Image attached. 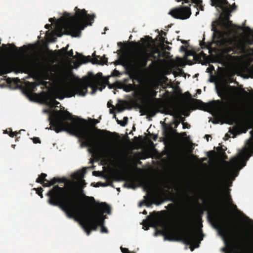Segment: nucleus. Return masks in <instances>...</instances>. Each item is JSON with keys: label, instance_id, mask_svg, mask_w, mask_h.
I'll return each instance as SVG.
<instances>
[{"label": "nucleus", "instance_id": "obj_1", "mask_svg": "<svg viewBox=\"0 0 253 253\" xmlns=\"http://www.w3.org/2000/svg\"><path fill=\"white\" fill-rule=\"evenodd\" d=\"M73 118V116L67 110L62 112L56 110L50 114L48 120L50 126L46 129L54 130L58 133L62 131H72L76 133L81 141V145L89 148V152L102 157H110L114 154L112 148L108 146L109 140L113 136H118L117 133L112 132L106 129H101L95 127L99 122H95L92 129H88L86 126V121L81 119L83 123L78 120Z\"/></svg>", "mask_w": 253, "mask_h": 253}, {"label": "nucleus", "instance_id": "obj_2", "mask_svg": "<svg viewBox=\"0 0 253 253\" xmlns=\"http://www.w3.org/2000/svg\"><path fill=\"white\" fill-rule=\"evenodd\" d=\"M81 183L82 188L79 189V193L55 185L49 190L46 196L49 197L48 203L50 205L59 207L68 217L80 221L84 229L89 235L92 230H96L98 225L102 223H98L99 218L95 216V210L93 209L94 206H90L85 202L84 204H82L84 198L81 196V190L85 186V182L83 180Z\"/></svg>", "mask_w": 253, "mask_h": 253}, {"label": "nucleus", "instance_id": "obj_3", "mask_svg": "<svg viewBox=\"0 0 253 253\" xmlns=\"http://www.w3.org/2000/svg\"><path fill=\"white\" fill-rule=\"evenodd\" d=\"M75 10L76 13L74 17H71L66 12L64 14V34L71 35L73 37H79L81 34V30H84L87 25H92L95 15L87 14L84 9L81 10L77 7H75Z\"/></svg>", "mask_w": 253, "mask_h": 253}, {"label": "nucleus", "instance_id": "obj_4", "mask_svg": "<svg viewBox=\"0 0 253 253\" xmlns=\"http://www.w3.org/2000/svg\"><path fill=\"white\" fill-rule=\"evenodd\" d=\"M186 229L185 232L180 234L179 238L175 239L171 233H165V239L169 241L182 240L186 245L190 246V249L193 251L194 249L199 247L200 244L203 239V235L201 231H197L193 228L191 220H187L184 224Z\"/></svg>", "mask_w": 253, "mask_h": 253}, {"label": "nucleus", "instance_id": "obj_5", "mask_svg": "<svg viewBox=\"0 0 253 253\" xmlns=\"http://www.w3.org/2000/svg\"><path fill=\"white\" fill-rule=\"evenodd\" d=\"M102 77V74L98 73L95 76H93L89 83H80L74 86L68 87L67 89L70 91V95L68 97L75 96L77 94L79 95L84 96L87 92V87H90L92 89V93H95L97 90L102 91L105 85L99 82V79Z\"/></svg>", "mask_w": 253, "mask_h": 253}, {"label": "nucleus", "instance_id": "obj_6", "mask_svg": "<svg viewBox=\"0 0 253 253\" xmlns=\"http://www.w3.org/2000/svg\"><path fill=\"white\" fill-rule=\"evenodd\" d=\"M81 196L84 198V202H85L90 206H94L96 207V209L95 210V216H97L99 218L98 223H102L101 221H102V224L98 225V226L101 227V232L102 233H107L108 231L104 226L105 216L103 215V213L110 214L111 212L110 207L105 202L98 203L96 202L93 197L86 196L83 189L81 190Z\"/></svg>", "mask_w": 253, "mask_h": 253}, {"label": "nucleus", "instance_id": "obj_7", "mask_svg": "<svg viewBox=\"0 0 253 253\" xmlns=\"http://www.w3.org/2000/svg\"><path fill=\"white\" fill-rule=\"evenodd\" d=\"M161 56L160 51L157 48L151 51L150 53L145 51L136 54L133 58L132 62L134 66L137 69L142 70L147 67V63L149 61L150 58H153L154 60H158Z\"/></svg>", "mask_w": 253, "mask_h": 253}, {"label": "nucleus", "instance_id": "obj_8", "mask_svg": "<svg viewBox=\"0 0 253 253\" xmlns=\"http://www.w3.org/2000/svg\"><path fill=\"white\" fill-rule=\"evenodd\" d=\"M251 155L248 152H245L241 157H235L231 159L230 164L226 170L227 174L237 176L239 170L246 166L247 161Z\"/></svg>", "mask_w": 253, "mask_h": 253}, {"label": "nucleus", "instance_id": "obj_9", "mask_svg": "<svg viewBox=\"0 0 253 253\" xmlns=\"http://www.w3.org/2000/svg\"><path fill=\"white\" fill-rule=\"evenodd\" d=\"M216 222L219 233L223 237L226 238L233 232L239 231V227L236 224L229 219H223L217 217Z\"/></svg>", "mask_w": 253, "mask_h": 253}, {"label": "nucleus", "instance_id": "obj_10", "mask_svg": "<svg viewBox=\"0 0 253 253\" xmlns=\"http://www.w3.org/2000/svg\"><path fill=\"white\" fill-rule=\"evenodd\" d=\"M158 92L154 89L147 88V95L151 99H150L149 103L144 106V110L146 113L150 115L151 117H154L156 113L157 107V102L159 101L158 98H155L157 95Z\"/></svg>", "mask_w": 253, "mask_h": 253}, {"label": "nucleus", "instance_id": "obj_11", "mask_svg": "<svg viewBox=\"0 0 253 253\" xmlns=\"http://www.w3.org/2000/svg\"><path fill=\"white\" fill-rule=\"evenodd\" d=\"M193 104L198 109L203 110L208 112L217 111L219 110L220 101L213 100L209 103H204L197 99H192Z\"/></svg>", "mask_w": 253, "mask_h": 253}, {"label": "nucleus", "instance_id": "obj_12", "mask_svg": "<svg viewBox=\"0 0 253 253\" xmlns=\"http://www.w3.org/2000/svg\"><path fill=\"white\" fill-rule=\"evenodd\" d=\"M169 14L175 19H186L191 14L190 8L188 6H183L171 9Z\"/></svg>", "mask_w": 253, "mask_h": 253}, {"label": "nucleus", "instance_id": "obj_13", "mask_svg": "<svg viewBox=\"0 0 253 253\" xmlns=\"http://www.w3.org/2000/svg\"><path fill=\"white\" fill-rule=\"evenodd\" d=\"M77 54L81 57V60L83 63H86L91 61L93 64H96L103 65L107 64L108 62V58L105 57V55H104L102 57H100V56L96 55L95 52H94L92 54L94 57L91 60L90 56H84L79 53L78 52H77Z\"/></svg>", "mask_w": 253, "mask_h": 253}, {"label": "nucleus", "instance_id": "obj_14", "mask_svg": "<svg viewBox=\"0 0 253 253\" xmlns=\"http://www.w3.org/2000/svg\"><path fill=\"white\" fill-rule=\"evenodd\" d=\"M222 44V52L226 54L229 57H232L230 53H235L236 48L233 45V41L231 39H225L221 43Z\"/></svg>", "mask_w": 253, "mask_h": 253}, {"label": "nucleus", "instance_id": "obj_15", "mask_svg": "<svg viewBox=\"0 0 253 253\" xmlns=\"http://www.w3.org/2000/svg\"><path fill=\"white\" fill-rule=\"evenodd\" d=\"M38 64L36 61H34L32 63L28 61H25L18 65L19 72L25 73H33L35 71V67L38 66Z\"/></svg>", "mask_w": 253, "mask_h": 253}, {"label": "nucleus", "instance_id": "obj_16", "mask_svg": "<svg viewBox=\"0 0 253 253\" xmlns=\"http://www.w3.org/2000/svg\"><path fill=\"white\" fill-rule=\"evenodd\" d=\"M252 127V126L248 122L245 124H240L234 126L232 130L230 129L229 132L235 136L242 133H246L248 128Z\"/></svg>", "mask_w": 253, "mask_h": 253}, {"label": "nucleus", "instance_id": "obj_17", "mask_svg": "<svg viewBox=\"0 0 253 253\" xmlns=\"http://www.w3.org/2000/svg\"><path fill=\"white\" fill-rule=\"evenodd\" d=\"M224 115L229 119L228 124L232 125L233 123H236L237 121L235 118L236 115V108L233 105H229L228 107L223 110Z\"/></svg>", "mask_w": 253, "mask_h": 253}, {"label": "nucleus", "instance_id": "obj_18", "mask_svg": "<svg viewBox=\"0 0 253 253\" xmlns=\"http://www.w3.org/2000/svg\"><path fill=\"white\" fill-rule=\"evenodd\" d=\"M211 30L213 32V39L221 41V43L224 42V39H227L224 37L225 32L223 30H218L214 26H212Z\"/></svg>", "mask_w": 253, "mask_h": 253}, {"label": "nucleus", "instance_id": "obj_19", "mask_svg": "<svg viewBox=\"0 0 253 253\" xmlns=\"http://www.w3.org/2000/svg\"><path fill=\"white\" fill-rule=\"evenodd\" d=\"M11 71L10 66L4 62L0 61V76Z\"/></svg>", "mask_w": 253, "mask_h": 253}, {"label": "nucleus", "instance_id": "obj_20", "mask_svg": "<svg viewBox=\"0 0 253 253\" xmlns=\"http://www.w3.org/2000/svg\"><path fill=\"white\" fill-rule=\"evenodd\" d=\"M212 5L223 8V5L229 4L227 0H211Z\"/></svg>", "mask_w": 253, "mask_h": 253}, {"label": "nucleus", "instance_id": "obj_21", "mask_svg": "<svg viewBox=\"0 0 253 253\" xmlns=\"http://www.w3.org/2000/svg\"><path fill=\"white\" fill-rule=\"evenodd\" d=\"M64 181L61 180V179L59 178L54 177L50 180H48L47 182L44 184H43V187H50L52 185H54L57 182H63Z\"/></svg>", "mask_w": 253, "mask_h": 253}, {"label": "nucleus", "instance_id": "obj_22", "mask_svg": "<svg viewBox=\"0 0 253 253\" xmlns=\"http://www.w3.org/2000/svg\"><path fill=\"white\" fill-rule=\"evenodd\" d=\"M180 112V111L178 109H175L174 110V111H168L167 113H166V114H167V115H171V116H174V117L176 118L177 119H179V120H178L179 121H180V123L181 122L182 123L183 122H184V120H185V118L184 117H181L180 116H179L178 115H176V114H178Z\"/></svg>", "mask_w": 253, "mask_h": 253}, {"label": "nucleus", "instance_id": "obj_23", "mask_svg": "<svg viewBox=\"0 0 253 253\" xmlns=\"http://www.w3.org/2000/svg\"><path fill=\"white\" fill-rule=\"evenodd\" d=\"M47 176L46 174L44 173H42L37 178L36 182L37 183H40L43 186V184L46 183L47 180L46 179V177Z\"/></svg>", "mask_w": 253, "mask_h": 253}, {"label": "nucleus", "instance_id": "obj_24", "mask_svg": "<svg viewBox=\"0 0 253 253\" xmlns=\"http://www.w3.org/2000/svg\"><path fill=\"white\" fill-rule=\"evenodd\" d=\"M69 47V45H67L66 47H63L61 49L56 50V52H57L58 56L60 57L65 58L66 57V53L68 51V48Z\"/></svg>", "mask_w": 253, "mask_h": 253}, {"label": "nucleus", "instance_id": "obj_25", "mask_svg": "<svg viewBox=\"0 0 253 253\" xmlns=\"http://www.w3.org/2000/svg\"><path fill=\"white\" fill-rule=\"evenodd\" d=\"M128 80V79H125L124 80L125 81V84H124V90L126 92H129L130 91H132L134 89V85L133 84H126V82Z\"/></svg>", "mask_w": 253, "mask_h": 253}, {"label": "nucleus", "instance_id": "obj_26", "mask_svg": "<svg viewBox=\"0 0 253 253\" xmlns=\"http://www.w3.org/2000/svg\"><path fill=\"white\" fill-rule=\"evenodd\" d=\"M124 84H125V83H122V82L117 81V82H116L113 84H109V85L110 88H112L113 87L112 86H113L114 87L120 88V89H124Z\"/></svg>", "mask_w": 253, "mask_h": 253}, {"label": "nucleus", "instance_id": "obj_27", "mask_svg": "<svg viewBox=\"0 0 253 253\" xmlns=\"http://www.w3.org/2000/svg\"><path fill=\"white\" fill-rule=\"evenodd\" d=\"M154 227V225L153 224V221L152 220H147L145 221L143 225V228L145 230H148L149 227Z\"/></svg>", "mask_w": 253, "mask_h": 253}, {"label": "nucleus", "instance_id": "obj_28", "mask_svg": "<svg viewBox=\"0 0 253 253\" xmlns=\"http://www.w3.org/2000/svg\"><path fill=\"white\" fill-rule=\"evenodd\" d=\"M225 243L226 244L227 247L222 249V251L224 252L225 253H232V248L229 245V243L227 239H225Z\"/></svg>", "mask_w": 253, "mask_h": 253}, {"label": "nucleus", "instance_id": "obj_29", "mask_svg": "<svg viewBox=\"0 0 253 253\" xmlns=\"http://www.w3.org/2000/svg\"><path fill=\"white\" fill-rule=\"evenodd\" d=\"M145 39L146 40L148 45H149V46L151 45V43L154 42V41H153L152 37H151L149 36H146L144 38H141V41L142 42H145Z\"/></svg>", "mask_w": 253, "mask_h": 253}, {"label": "nucleus", "instance_id": "obj_30", "mask_svg": "<svg viewBox=\"0 0 253 253\" xmlns=\"http://www.w3.org/2000/svg\"><path fill=\"white\" fill-rule=\"evenodd\" d=\"M147 87L156 90L159 88V84L156 82H153L149 84Z\"/></svg>", "mask_w": 253, "mask_h": 253}, {"label": "nucleus", "instance_id": "obj_31", "mask_svg": "<svg viewBox=\"0 0 253 253\" xmlns=\"http://www.w3.org/2000/svg\"><path fill=\"white\" fill-rule=\"evenodd\" d=\"M161 36L159 37L160 41L163 43L166 42L167 43V41H166V38L163 36H166L167 35V33L165 32H164L163 31H161Z\"/></svg>", "mask_w": 253, "mask_h": 253}, {"label": "nucleus", "instance_id": "obj_32", "mask_svg": "<svg viewBox=\"0 0 253 253\" xmlns=\"http://www.w3.org/2000/svg\"><path fill=\"white\" fill-rule=\"evenodd\" d=\"M130 43L132 44L133 47L135 48H139L143 46V45L139 42H131Z\"/></svg>", "mask_w": 253, "mask_h": 253}, {"label": "nucleus", "instance_id": "obj_33", "mask_svg": "<svg viewBox=\"0 0 253 253\" xmlns=\"http://www.w3.org/2000/svg\"><path fill=\"white\" fill-rule=\"evenodd\" d=\"M67 57H73L74 59L76 58V56L73 55V49H71L67 52V53H66V57L65 58H66Z\"/></svg>", "mask_w": 253, "mask_h": 253}, {"label": "nucleus", "instance_id": "obj_34", "mask_svg": "<svg viewBox=\"0 0 253 253\" xmlns=\"http://www.w3.org/2000/svg\"><path fill=\"white\" fill-rule=\"evenodd\" d=\"M250 133L251 135V136L253 137V130H251ZM248 144L250 147L253 149V138H251L250 140H249Z\"/></svg>", "mask_w": 253, "mask_h": 253}, {"label": "nucleus", "instance_id": "obj_35", "mask_svg": "<svg viewBox=\"0 0 253 253\" xmlns=\"http://www.w3.org/2000/svg\"><path fill=\"white\" fill-rule=\"evenodd\" d=\"M47 84H48L47 82L44 81H40L38 83H37V84H33L35 85L34 87H35L40 85H42L44 86H46Z\"/></svg>", "mask_w": 253, "mask_h": 253}, {"label": "nucleus", "instance_id": "obj_36", "mask_svg": "<svg viewBox=\"0 0 253 253\" xmlns=\"http://www.w3.org/2000/svg\"><path fill=\"white\" fill-rule=\"evenodd\" d=\"M34 190L36 191V193L38 195H39L41 198H42V192L43 191V189L42 187L38 188H34Z\"/></svg>", "mask_w": 253, "mask_h": 253}, {"label": "nucleus", "instance_id": "obj_37", "mask_svg": "<svg viewBox=\"0 0 253 253\" xmlns=\"http://www.w3.org/2000/svg\"><path fill=\"white\" fill-rule=\"evenodd\" d=\"M122 123L120 124V125L123 126H125L128 122V118L127 117H125L123 118V121H122Z\"/></svg>", "mask_w": 253, "mask_h": 253}, {"label": "nucleus", "instance_id": "obj_38", "mask_svg": "<svg viewBox=\"0 0 253 253\" xmlns=\"http://www.w3.org/2000/svg\"><path fill=\"white\" fill-rule=\"evenodd\" d=\"M120 249L122 253H131V252H130L127 248L121 247Z\"/></svg>", "mask_w": 253, "mask_h": 253}, {"label": "nucleus", "instance_id": "obj_39", "mask_svg": "<svg viewBox=\"0 0 253 253\" xmlns=\"http://www.w3.org/2000/svg\"><path fill=\"white\" fill-rule=\"evenodd\" d=\"M10 129V131H9V135L11 137H13L14 136H16L17 135V134L18 133V132L16 131L13 132L11 130V129Z\"/></svg>", "mask_w": 253, "mask_h": 253}, {"label": "nucleus", "instance_id": "obj_40", "mask_svg": "<svg viewBox=\"0 0 253 253\" xmlns=\"http://www.w3.org/2000/svg\"><path fill=\"white\" fill-rule=\"evenodd\" d=\"M241 239L243 241H248L249 240V237L247 235H243L241 234Z\"/></svg>", "mask_w": 253, "mask_h": 253}, {"label": "nucleus", "instance_id": "obj_41", "mask_svg": "<svg viewBox=\"0 0 253 253\" xmlns=\"http://www.w3.org/2000/svg\"><path fill=\"white\" fill-rule=\"evenodd\" d=\"M33 141L34 143H41V140L39 137H34Z\"/></svg>", "mask_w": 253, "mask_h": 253}, {"label": "nucleus", "instance_id": "obj_42", "mask_svg": "<svg viewBox=\"0 0 253 253\" xmlns=\"http://www.w3.org/2000/svg\"><path fill=\"white\" fill-rule=\"evenodd\" d=\"M182 126H183V128H189L190 127V125L187 123L183 122Z\"/></svg>", "mask_w": 253, "mask_h": 253}, {"label": "nucleus", "instance_id": "obj_43", "mask_svg": "<svg viewBox=\"0 0 253 253\" xmlns=\"http://www.w3.org/2000/svg\"><path fill=\"white\" fill-rule=\"evenodd\" d=\"M37 84V83H31V86H30V87H31V91H32V92H34V91H36V87H34V85H34V84Z\"/></svg>", "mask_w": 253, "mask_h": 253}, {"label": "nucleus", "instance_id": "obj_44", "mask_svg": "<svg viewBox=\"0 0 253 253\" xmlns=\"http://www.w3.org/2000/svg\"><path fill=\"white\" fill-rule=\"evenodd\" d=\"M205 38H203V40L200 42V45L202 48H204L206 46V43L204 42Z\"/></svg>", "mask_w": 253, "mask_h": 253}, {"label": "nucleus", "instance_id": "obj_45", "mask_svg": "<svg viewBox=\"0 0 253 253\" xmlns=\"http://www.w3.org/2000/svg\"><path fill=\"white\" fill-rule=\"evenodd\" d=\"M217 149L218 151H221L222 152V154L225 157V158H227V156L225 155L224 150L221 147H218Z\"/></svg>", "mask_w": 253, "mask_h": 253}, {"label": "nucleus", "instance_id": "obj_46", "mask_svg": "<svg viewBox=\"0 0 253 253\" xmlns=\"http://www.w3.org/2000/svg\"><path fill=\"white\" fill-rule=\"evenodd\" d=\"M173 124H174V127L176 128L180 124V121L178 119H175Z\"/></svg>", "mask_w": 253, "mask_h": 253}, {"label": "nucleus", "instance_id": "obj_47", "mask_svg": "<svg viewBox=\"0 0 253 253\" xmlns=\"http://www.w3.org/2000/svg\"><path fill=\"white\" fill-rule=\"evenodd\" d=\"M145 186V188L148 190H150L151 188V186L149 184L147 183L146 182H143Z\"/></svg>", "mask_w": 253, "mask_h": 253}, {"label": "nucleus", "instance_id": "obj_48", "mask_svg": "<svg viewBox=\"0 0 253 253\" xmlns=\"http://www.w3.org/2000/svg\"><path fill=\"white\" fill-rule=\"evenodd\" d=\"M107 107L108 108L112 107L113 108H114V105L112 104V102H111V101H109L108 102V103H107Z\"/></svg>", "mask_w": 253, "mask_h": 253}, {"label": "nucleus", "instance_id": "obj_49", "mask_svg": "<svg viewBox=\"0 0 253 253\" xmlns=\"http://www.w3.org/2000/svg\"><path fill=\"white\" fill-rule=\"evenodd\" d=\"M51 27V24H46L45 25V28L47 29H49Z\"/></svg>", "mask_w": 253, "mask_h": 253}, {"label": "nucleus", "instance_id": "obj_50", "mask_svg": "<svg viewBox=\"0 0 253 253\" xmlns=\"http://www.w3.org/2000/svg\"><path fill=\"white\" fill-rule=\"evenodd\" d=\"M180 50L183 51H185L186 49L183 45H181L180 46Z\"/></svg>", "mask_w": 253, "mask_h": 253}, {"label": "nucleus", "instance_id": "obj_51", "mask_svg": "<svg viewBox=\"0 0 253 253\" xmlns=\"http://www.w3.org/2000/svg\"><path fill=\"white\" fill-rule=\"evenodd\" d=\"M222 93L224 94V95H225L227 93V90L226 89V88H222Z\"/></svg>", "mask_w": 253, "mask_h": 253}, {"label": "nucleus", "instance_id": "obj_52", "mask_svg": "<svg viewBox=\"0 0 253 253\" xmlns=\"http://www.w3.org/2000/svg\"><path fill=\"white\" fill-rule=\"evenodd\" d=\"M20 50H27V46L26 45H24L22 47L20 48Z\"/></svg>", "mask_w": 253, "mask_h": 253}, {"label": "nucleus", "instance_id": "obj_53", "mask_svg": "<svg viewBox=\"0 0 253 253\" xmlns=\"http://www.w3.org/2000/svg\"><path fill=\"white\" fill-rule=\"evenodd\" d=\"M55 18H50L49 19L48 21L49 22L52 23L55 21Z\"/></svg>", "mask_w": 253, "mask_h": 253}, {"label": "nucleus", "instance_id": "obj_54", "mask_svg": "<svg viewBox=\"0 0 253 253\" xmlns=\"http://www.w3.org/2000/svg\"><path fill=\"white\" fill-rule=\"evenodd\" d=\"M181 114H182V115L186 116H188V115H189V113H187L185 111H182Z\"/></svg>", "mask_w": 253, "mask_h": 253}, {"label": "nucleus", "instance_id": "obj_55", "mask_svg": "<svg viewBox=\"0 0 253 253\" xmlns=\"http://www.w3.org/2000/svg\"><path fill=\"white\" fill-rule=\"evenodd\" d=\"M115 73V74H114L113 76H117L118 74H119V72L116 70H114V73Z\"/></svg>", "mask_w": 253, "mask_h": 253}, {"label": "nucleus", "instance_id": "obj_56", "mask_svg": "<svg viewBox=\"0 0 253 253\" xmlns=\"http://www.w3.org/2000/svg\"><path fill=\"white\" fill-rule=\"evenodd\" d=\"M9 45L12 46L13 48L15 49L16 50L17 49V47L15 46V45L13 44H9Z\"/></svg>", "mask_w": 253, "mask_h": 253}, {"label": "nucleus", "instance_id": "obj_57", "mask_svg": "<svg viewBox=\"0 0 253 253\" xmlns=\"http://www.w3.org/2000/svg\"><path fill=\"white\" fill-rule=\"evenodd\" d=\"M53 103H54L55 105H57L58 104H59L60 103L59 102H58V101H56V100H54L53 101Z\"/></svg>", "mask_w": 253, "mask_h": 253}, {"label": "nucleus", "instance_id": "obj_58", "mask_svg": "<svg viewBox=\"0 0 253 253\" xmlns=\"http://www.w3.org/2000/svg\"><path fill=\"white\" fill-rule=\"evenodd\" d=\"M181 42L183 43V44H186L188 43V42L187 41H185V40H182L181 41Z\"/></svg>", "mask_w": 253, "mask_h": 253}, {"label": "nucleus", "instance_id": "obj_59", "mask_svg": "<svg viewBox=\"0 0 253 253\" xmlns=\"http://www.w3.org/2000/svg\"><path fill=\"white\" fill-rule=\"evenodd\" d=\"M185 95H187L189 97H191V95L189 92H186L185 93Z\"/></svg>", "mask_w": 253, "mask_h": 253}, {"label": "nucleus", "instance_id": "obj_60", "mask_svg": "<svg viewBox=\"0 0 253 253\" xmlns=\"http://www.w3.org/2000/svg\"><path fill=\"white\" fill-rule=\"evenodd\" d=\"M215 151H211L209 152V154H211L212 155H214L215 154Z\"/></svg>", "mask_w": 253, "mask_h": 253}, {"label": "nucleus", "instance_id": "obj_61", "mask_svg": "<svg viewBox=\"0 0 253 253\" xmlns=\"http://www.w3.org/2000/svg\"><path fill=\"white\" fill-rule=\"evenodd\" d=\"M205 137H206L207 140V141H209V137H211V136H210V135L206 134V135H205Z\"/></svg>", "mask_w": 253, "mask_h": 253}, {"label": "nucleus", "instance_id": "obj_62", "mask_svg": "<svg viewBox=\"0 0 253 253\" xmlns=\"http://www.w3.org/2000/svg\"><path fill=\"white\" fill-rule=\"evenodd\" d=\"M233 208L234 210H237V206H236L235 205H233Z\"/></svg>", "mask_w": 253, "mask_h": 253}, {"label": "nucleus", "instance_id": "obj_63", "mask_svg": "<svg viewBox=\"0 0 253 253\" xmlns=\"http://www.w3.org/2000/svg\"><path fill=\"white\" fill-rule=\"evenodd\" d=\"M197 92L199 94H200L201 93V90L200 89H198L197 90Z\"/></svg>", "mask_w": 253, "mask_h": 253}, {"label": "nucleus", "instance_id": "obj_64", "mask_svg": "<svg viewBox=\"0 0 253 253\" xmlns=\"http://www.w3.org/2000/svg\"><path fill=\"white\" fill-rule=\"evenodd\" d=\"M117 123L119 125H120V124H121L122 123V121H120L119 120H117Z\"/></svg>", "mask_w": 253, "mask_h": 253}]
</instances>
